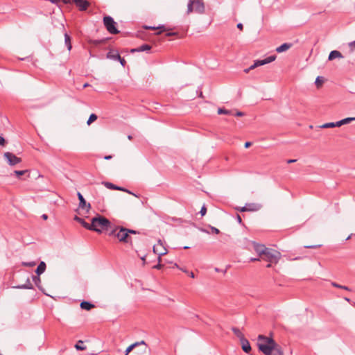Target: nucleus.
Masks as SVG:
<instances>
[{
    "instance_id": "nucleus-1",
    "label": "nucleus",
    "mask_w": 355,
    "mask_h": 355,
    "mask_svg": "<svg viewBox=\"0 0 355 355\" xmlns=\"http://www.w3.org/2000/svg\"><path fill=\"white\" fill-rule=\"evenodd\" d=\"M110 221L102 216L94 217L92 219L90 228L89 230H92L98 233L102 232L103 230H107L110 227Z\"/></svg>"
},
{
    "instance_id": "nucleus-2",
    "label": "nucleus",
    "mask_w": 355,
    "mask_h": 355,
    "mask_svg": "<svg viewBox=\"0 0 355 355\" xmlns=\"http://www.w3.org/2000/svg\"><path fill=\"white\" fill-rule=\"evenodd\" d=\"M110 236H114L117 238L119 242L123 243H128L131 246L132 245V240L131 236L128 234L127 228L121 227H116V229L112 230L110 234Z\"/></svg>"
},
{
    "instance_id": "nucleus-3",
    "label": "nucleus",
    "mask_w": 355,
    "mask_h": 355,
    "mask_svg": "<svg viewBox=\"0 0 355 355\" xmlns=\"http://www.w3.org/2000/svg\"><path fill=\"white\" fill-rule=\"evenodd\" d=\"M258 339L259 340H264L266 342L265 343H258L259 349L265 355H269L270 351L274 349L275 347L278 345L272 338L263 335H259Z\"/></svg>"
},
{
    "instance_id": "nucleus-4",
    "label": "nucleus",
    "mask_w": 355,
    "mask_h": 355,
    "mask_svg": "<svg viewBox=\"0 0 355 355\" xmlns=\"http://www.w3.org/2000/svg\"><path fill=\"white\" fill-rule=\"evenodd\" d=\"M205 10L203 0H189L187 5V14L189 15L193 11L199 14H203Z\"/></svg>"
},
{
    "instance_id": "nucleus-5",
    "label": "nucleus",
    "mask_w": 355,
    "mask_h": 355,
    "mask_svg": "<svg viewBox=\"0 0 355 355\" xmlns=\"http://www.w3.org/2000/svg\"><path fill=\"white\" fill-rule=\"evenodd\" d=\"M280 257V252L275 250L268 248L266 250L263 252V256L261 257L262 259L275 263H277L279 261Z\"/></svg>"
},
{
    "instance_id": "nucleus-6",
    "label": "nucleus",
    "mask_w": 355,
    "mask_h": 355,
    "mask_svg": "<svg viewBox=\"0 0 355 355\" xmlns=\"http://www.w3.org/2000/svg\"><path fill=\"white\" fill-rule=\"evenodd\" d=\"M103 23L107 31L111 34H117L119 31L117 30L116 25V23L114 21L113 18L110 16H105L103 17Z\"/></svg>"
},
{
    "instance_id": "nucleus-7",
    "label": "nucleus",
    "mask_w": 355,
    "mask_h": 355,
    "mask_svg": "<svg viewBox=\"0 0 355 355\" xmlns=\"http://www.w3.org/2000/svg\"><path fill=\"white\" fill-rule=\"evenodd\" d=\"M137 346H142V348L139 352V354H140V355H148V347L144 340H141L140 342H136L130 345L129 347H128L125 351V355H128L130 352H132Z\"/></svg>"
},
{
    "instance_id": "nucleus-8",
    "label": "nucleus",
    "mask_w": 355,
    "mask_h": 355,
    "mask_svg": "<svg viewBox=\"0 0 355 355\" xmlns=\"http://www.w3.org/2000/svg\"><path fill=\"white\" fill-rule=\"evenodd\" d=\"M276 59V55H272L267 57L263 60H257L254 62V63L251 65L249 68L244 69L245 73H248L250 70L254 69V68L264 65L266 64H268L272 62Z\"/></svg>"
},
{
    "instance_id": "nucleus-9",
    "label": "nucleus",
    "mask_w": 355,
    "mask_h": 355,
    "mask_svg": "<svg viewBox=\"0 0 355 355\" xmlns=\"http://www.w3.org/2000/svg\"><path fill=\"white\" fill-rule=\"evenodd\" d=\"M4 157L10 166H15L21 162V159L20 157H17L15 154L10 152L5 153Z\"/></svg>"
},
{
    "instance_id": "nucleus-10",
    "label": "nucleus",
    "mask_w": 355,
    "mask_h": 355,
    "mask_svg": "<svg viewBox=\"0 0 355 355\" xmlns=\"http://www.w3.org/2000/svg\"><path fill=\"white\" fill-rule=\"evenodd\" d=\"M153 252L158 255L159 262L161 261V257L166 254L167 252L166 249L161 243L160 240L157 245L153 246Z\"/></svg>"
},
{
    "instance_id": "nucleus-11",
    "label": "nucleus",
    "mask_w": 355,
    "mask_h": 355,
    "mask_svg": "<svg viewBox=\"0 0 355 355\" xmlns=\"http://www.w3.org/2000/svg\"><path fill=\"white\" fill-rule=\"evenodd\" d=\"M73 1L80 11L86 10L90 5L87 0H73Z\"/></svg>"
},
{
    "instance_id": "nucleus-12",
    "label": "nucleus",
    "mask_w": 355,
    "mask_h": 355,
    "mask_svg": "<svg viewBox=\"0 0 355 355\" xmlns=\"http://www.w3.org/2000/svg\"><path fill=\"white\" fill-rule=\"evenodd\" d=\"M77 196L79 200V208L82 209H85L87 208V211H88L91 207L90 204L86 202L84 197L80 192H78Z\"/></svg>"
},
{
    "instance_id": "nucleus-13",
    "label": "nucleus",
    "mask_w": 355,
    "mask_h": 355,
    "mask_svg": "<svg viewBox=\"0 0 355 355\" xmlns=\"http://www.w3.org/2000/svg\"><path fill=\"white\" fill-rule=\"evenodd\" d=\"M253 248L260 257L263 256V252L267 249L264 245L259 244L257 243H253Z\"/></svg>"
},
{
    "instance_id": "nucleus-14",
    "label": "nucleus",
    "mask_w": 355,
    "mask_h": 355,
    "mask_svg": "<svg viewBox=\"0 0 355 355\" xmlns=\"http://www.w3.org/2000/svg\"><path fill=\"white\" fill-rule=\"evenodd\" d=\"M241 347L243 352L245 353H249L251 351V346L249 343V341L245 338L243 339H241Z\"/></svg>"
},
{
    "instance_id": "nucleus-15",
    "label": "nucleus",
    "mask_w": 355,
    "mask_h": 355,
    "mask_svg": "<svg viewBox=\"0 0 355 355\" xmlns=\"http://www.w3.org/2000/svg\"><path fill=\"white\" fill-rule=\"evenodd\" d=\"M151 49V46L147 44H144L138 48L131 49V52H143L150 51Z\"/></svg>"
},
{
    "instance_id": "nucleus-16",
    "label": "nucleus",
    "mask_w": 355,
    "mask_h": 355,
    "mask_svg": "<svg viewBox=\"0 0 355 355\" xmlns=\"http://www.w3.org/2000/svg\"><path fill=\"white\" fill-rule=\"evenodd\" d=\"M107 58L113 60H117L118 59H120V55L116 51L110 50L106 55Z\"/></svg>"
},
{
    "instance_id": "nucleus-17",
    "label": "nucleus",
    "mask_w": 355,
    "mask_h": 355,
    "mask_svg": "<svg viewBox=\"0 0 355 355\" xmlns=\"http://www.w3.org/2000/svg\"><path fill=\"white\" fill-rule=\"evenodd\" d=\"M293 44L291 43H284L276 49L277 53H282L288 50Z\"/></svg>"
},
{
    "instance_id": "nucleus-18",
    "label": "nucleus",
    "mask_w": 355,
    "mask_h": 355,
    "mask_svg": "<svg viewBox=\"0 0 355 355\" xmlns=\"http://www.w3.org/2000/svg\"><path fill=\"white\" fill-rule=\"evenodd\" d=\"M343 57V56L342 53L340 51H336V50H334V51L330 52V53L329 55L328 60H333L335 58H342Z\"/></svg>"
},
{
    "instance_id": "nucleus-19",
    "label": "nucleus",
    "mask_w": 355,
    "mask_h": 355,
    "mask_svg": "<svg viewBox=\"0 0 355 355\" xmlns=\"http://www.w3.org/2000/svg\"><path fill=\"white\" fill-rule=\"evenodd\" d=\"M46 268V263L44 261H41L36 268V270H35L36 274L38 276H40L41 274H42L45 271Z\"/></svg>"
},
{
    "instance_id": "nucleus-20",
    "label": "nucleus",
    "mask_w": 355,
    "mask_h": 355,
    "mask_svg": "<svg viewBox=\"0 0 355 355\" xmlns=\"http://www.w3.org/2000/svg\"><path fill=\"white\" fill-rule=\"evenodd\" d=\"M94 306H95L94 304H93L91 302H87V301H83L80 303V308L82 309H85V310H87V311L91 310Z\"/></svg>"
},
{
    "instance_id": "nucleus-21",
    "label": "nucleus",
    "mask_w": 355,
    "mask_h": 355,
    "mask_svg": "<svg viewBox=\"0 0 355 355\" xmlns=\"http://www.w3.org/2000/svg\"><path fill=\"white\" fill-rule=\"evenodd\" d=\"M15 288L19 289H33V286L31 283L29 278H27L26 284L17 286Z\"/></svg>"
},
{
    "instance_id": "nucleus-22",
    "label": "nucleus",
    "mask_w": 355,
    "mask_h": 355,
    "mask_svg": "<svg viewBox=\"0 0 355 355\" xmlns=\"http://www.w3.org/2000/svg\"><path fill=\"white\" fill-rule=\"evenodd\" d=\"M74 220L78 222L79 223H80L85 229L87 230H89L90 228V224H89L88 223L85 222L84 219L77 216H75L74 217Z\"/></svg>"
},
{
    "instance_id": "nucleus-23",
    "label": "nucleus",
    "mask_w": 355,
    "mask_h": 355,
    "mask_svg": "<svg viewBox=\"0 0 355 355\" xmlns=\"http://www.w3.org/2000/svg\"><path fill=\"white\" fill-rule=\"evenodd\" d=\"M245 206H247V211H257L261 207L259 205L255 203L246 204Z\"/></svg>"
},
{
    "instance_id": "nucleus-24",
    "label": "nucleus",
    "mask_w": 355,
    "mask_h": 355,
    "mask_svg": "<svg viewBox=\"0 0 355 355\" xmlns=\"http://www.w3.org/2000/svg\"><path fill=\"white\" fill-rule=\"evenodd\" d=\"M64 43L67 47V49L70 51L71 49V37L67 34H64Z\"/></svg>"
},
{
    "instance_id": "nucleus-25",
    "label": "nucleus",
    "mask_w": 355,
    "mask_h": 355,
    "mask_svg": "<svg viewBox=\"0 0 355 355\" xmlns=\"http://www.w3.org/2000/svg\"><path fill=\"white\" fill-rule=\"evenodd\" d=\"M232 330L234 332V334L239 338L240 340H241V339L245 338L243 333L238 328L233 327Z\"/></svg>"
},
{
    "instance_id": "nucleus-26",
    "label": "nucleus",
    "mask_w": 355,
    "mask_h": 355,
    "mask_svg": "<svg viewBox=\"0 0 355 355\" xmlns=\"http://www.w3.org/2000/svg\"><path fill=\"white\" fill-rule=\"evenodd\" d=\"M103 184H104L106 188L110 189L116 190V189H119V186H116L109 182H103Z\"/></svg>"
},
{
    "instance_id": "nucleus-27",
    "label": "nucleus",
    "mask_w": 355,
    "mask_h": 355,
    "mask_svg": "<svg viewBox=\"0 0 355 355\" xmlns=\"http://www.w3.org/2000/svg\"><path fill=\"white\" fill-rule=\"evenodd\" d=\"M75 347L77 350H85L86 349V347L82 340H78L75 345Z\"/></svg>"
},
{
    "instance_id": "nucleus-28",
    "label": "nucleus",
    "mask_w": 355,
    "mask_h": 355,
    "mask_svg": "<svg viewBox=\"0 0 355 355\" xmlns=\"http://www.w3.org/2000/svg\"><path fill=\"white\" fill-rule=\"evenodd\" d=\"M33 281L34 282V283L35 284V285L37 286V287L40 289V290H42V287L40 286V283H41V279H40V277L37 275V276H33Z\"/></svg>"
},
{
    "instance_id": "nucleus-29",
    "label": "nucleus",
    "mask_w": 355,
    "mask_h": 355,
    "mask_svg": "<svg viewBox=\"0 0 355 355\" xmlns=\"http://www.w3.org/2000/svg\"><path fill=\"white\" fill-rule=\"evenodd\" d=\"M144 28L146 29H152V30H155V29H162L161 31H159L158 33H157V35H159L162 31H166V28H164V26H159V27H155V26H145Z\"/></svg>"
},
{
    "instance_id": "nucleus-30",
    "label": "nucleus",
    "mask_w": 355,
    "mask_h": 355,
    "mask_svg": "<svg viewBox=\"0 0 355 355\" xmlns=\"http://www.w3.org/2000/svg\"><path fill=\"white\" fill-rule=\"evenodd\" d=\"M218 114L231 115V114H232V112L231 110H226L225 108H218Z\"/></svg>"
},
{
    "instance_id": "nucleus-31",
    "label": "nucleus",
    "mask_w": 355,
    "mask_h": 355,
    "mask_svg": "<svg viewBox=\"0 0 355 355\" xmlns=\"http://www.w3.org/2000/svg\"><path fill=\"white\" fill-rule=\"evenodd\" d=\"M96 119H97V116L95 114H92L87 120V125H90L92 122H94Z\"/></svg>"
},
{
    "instance_id": "nucleus-32",
    "label": "nucleus",
    "mask_w": 355,
    "mask_h": 355,
    "mask_svg": "<svg viewBox=\"0 0 355 355\" xmlns=\"http://www.w3.org/2000/svg\"><path fill=\"white\" fill-rule=\"evenodd\" d=\"M334 122H329L322 124L320 126V128H334Z\"/></svg>"
},
{
    "instance_id": "nucleus-33",
    "label": "nucleus",
    "mask_w": 355,
    "mask_h": 355,
    "mask_svg": "<svg viewBox=\"0 0 355 355\" xmlns=\"http://www.w3.org/2000/svg\"><path fill=\"white\" fill-rule=\"evenodd\" d=\"M324 82V79L322 76H318L316 78V80H315V85H317V87H320Z\"/></svg>"
},
{
    "instance_id": "nucleus-34",
    "label": "nucleus",
    "mask_w": 355,
    "mask_h": 355,
    "mask_svg": "<svg viewBox=\"0 0 355 355\" xmlns=\"http://www.w3.org/2000/svg\"><path fill=\"white\" fill-rule=\"evenodd\" d=\"M354 121H355V117H347V118L342 119L343 125L348 124L350 122Z\"/></svg>"
},
{
    "instance_id": "nucleus-35",
    "label": "nucleus",
    "mask_w": 355,
    "mask_h": 355,
    "mask_svg": "<svg viewBox=\"0 0 355 355\" xmlns=\"http://www.w3.org/2000/svg\"><path fill=\"white\" fill-rule=\"evenodd\" d=\"M332 286H334V287H336V288H343V289H345V290H347V291H349V288L345 286H342V285H340L336 282H332L331 283Z\"/></svg>"
},
{
    "instance_id": "nucleus-36",
    "label": "nucleus",
    "mask_w": 355,
    "mask_h": 355,
    "mask_svg": "<svg viewBox=\"0 0 355 355\" xmlns=\"http://www.w3.org/2000/svg\"><path fill=\"white\" fill-rule=\"evenodd\" d=\"M28 171L26 170H23V171H15L14 173L19 178L21 175H24Z\"/></svg>"
},
{
    "instance_id": "nucleus-37",
    "label": "nucleus",
    "mask_w": 355,
    "mask_h": 355,
    "mask_svg": "<svg viewBox=\"0 0 355 355\" xmlns=\"http://www.w3.org/2000/svg\"><path fill=\"white\" fill-rule=\"evenodd\" d=\"M36 264L35 261H31V262H22V265L24 266L28 267H33Z\"/></svg>"
},
{
    "instance_id": "nucleus-38",
    "label": "nucleus",
    "mask_w": 355,
    "mask_h": 355,
    "mask_svg": "<svg viewBox=\"0 0 355 355\" xmlns=\"http://www.w3.org/2000/svg\"><path fill=\"white\" fill-rule=\"evenodd\" d=\"M322 246V245H305L304 248H310V249H315V248H320Z\"/></svg>"
},
{
    "instance_id": "nucleus-39",
    "label": "nucleus",
    "mask_w": 355,
    "mask_h": 355,
    "mask_svg": "<svg viewBox=\"0 0 355 355\" xmlns=\"http://www.w3.org/2000/svg\"><path fill=\"white\" fill-rule=\"evenodd\" d=\"M210 227L212 233H214L216 234H218L220 233V230L218 228L212 226H210Z\"/></svg>"
},
{
    "instance_id": "nucleus-40",
    "label": "nucleus",
    "mask_w": 355,
    "mask_h": 355,
    "mask_svg": "<svg viewBox=\"0 0 355 355\" xmlns=\"http://www.w3.org/2000/svg\"><path fill=\"white\" fill-rule=\"evenodd\" d=\"M207 212V208L205 207V206H202L200 211V213L201 214L202 216H204L205 215Z\"/></svg>"
},
{
    "instance_id": "nucleus-41",
    "label": "nucleus",
    "mask_w": 355,
    "mask_h": 355,
    "mask_svg": "<svg viewBox=\"0 0 355 355\" xmlns=\"http://www.w3.org/2000/svg\"><path fill=\"white\" fill-rule=\"evenodd\" d=\"M117 60L119 61V62L123 67H125L126 62L124 58L120 56V59H118Z\"/></svg>"
},
{
    "instance_id": "nucleus-42",
    "label": "nucleus",
    "mask_w": 355,
    "mask_h": 355,
    "mask_svg": "<svg viewBox=\"0 0 355 355\" xmlns=\"http://www.w3.org/2000/svg\"><path fill=\"white\" fill-rule=\"evenodd\" d=\"M334 125H334V128H335V127H340L343 124L342 120H340V121H338L337 122H334Z\"/></svg>"
},
{
    "instance_id": "nucleus-43",
    "label": "nucleus",
    "mask_w": 355,
    "mask_h": 355,
    "mask_svg": "<svg viewBox=\"0 0 355 355\" xmlns=\"http://www.w3.org/2000/svg\"><path fill=\"white\" fill-rule=\"evenodd\" d=\"M349 47L351 49V51H354L355 49V40L352 42H350L349 44Z\"/></svg>"
},
{
    "instance_id": "nucleus-44",
    "label": "nucleus",
    "mask_w": 355,
    "mask_h": 355,
    "mask_svg": "<svg viewBox=\"0 0 355 355\" xmlns=\"http://www.w3.org/2000/svg\"><path fill=\"white\" fill-rule=\"evenodd\" d=\"M237 210L240 211H247V206H244V207H237L236 208Z\"/></svg>"
},
{
    "instance_id": "nucleus-45",
    "label": "nucleus",
    "mask_w": 355,
    "mask_h": 355,
    "mask_svg": "<svg viewBox=\"0 0 355 355\" xmlns=\"http://www.w3.org/2000/svg\"><path fill=\"white\" fill-rule=\"evenodd\" d=\"M178 35V33H176V32H168L166 34V37H170V36H173V35Z\"/></svg>"
},
{
    "instance_id": "nucleus-46",
    "label": "nucleus",
    "mask_w": 355,
    "mask_h": 355,
    "mask_svg": "<svg viewBox=\"0 0 355 355\" xmlns=\"http://www.w3.org/2000/svg\"><path fill=\"white\" fill-rule=\"evenodd\" d=\"M5 144H6V141H5L4 138L0 135V145L4 146Z\"/></svg>"
},
{
    "instance_id": "nucleus-47",
    "label": "nucleus",
    "mask_w": 355,
    "mask_h": 355,
    "mask_svg": "<svg viewBox=\"0 0 355 355\" xmlns=\"http://www.w3.org/2000/svg\"><path fill=\"white\" fill-rule=\"evenodd\" d=\"M127 232H128V234H136L138 233L137 231L133 230H130V229H127Z\"/></svg>"
},
{
    "instance_id": "nucleus-48",
    "label": "nucleus",
    "mask_w": 355,
    "mask_h": 355,
    "mask_svg": "<svg viewBox=\"0 0 355 355\" xmlns=\"http://www.w3.org/2000/svg\"><path fill=\"white\" fill-rule=\"evenodd\" d=\"M236 220L239 224L242 223V219L240 215L237 214L236 216Z\"/></svg>"
},
{
    "instance_id": "nucleus-49",
    "label": "nucleus",
    "mask_w": 355,
    "mask_h": 355,
    "mask_svg": "<svg viewBox=\"0 0 355 355\" xmlns=\"http://www.w3.org/2000/svg\"><path fill=\"white\" fill-rule=\"evenodd\" d=\"M116 190H119V191H126L129 193H132L130 191H128L127 189H124V188H122L121 187H119V189H116Z\"/></svg>"
},
{
    "instance_id": "nucleus-50",
    "label": "nucleus",
    "mask_w": 355,
    "mask_h": 355,
    "mask_svg": "<svg viewBox=\"0 0 355 355\" xmlns=\"http://www.w3.org/2000/svg\"><path fill=\"white\" fill-rule=\"evenodd\" d=\"M235 116H244V113L242 112H236V114H235Z\"/></svg>"
},
{
    "instance_id": "nucleus-51",
    "label": "nucleus",
    "mask_w": 355,
    "mask_h": 355,
    "mask_svg": "<svg viewBox=\"0 0 355 355\" xmlns=\"http://www.w3.org/2000/svg\"><path fill=\"white\" fill-rule=\"evenodd\" d=\"M162 265L161 263H158L157 265L155 266L153 268L156 269H161L162 268Z\"/></svg>"
},
{
    "instance_id": "nucleus-52",
    "label": "nucleus",
    "mask_w": 355,
    "mask_h": 355,
    "mask_svg": "<svg viewBox=\"0 0 355 355\" xmlns=\"http://www.w3.org/2000/svg\"><path fill=\"white\" fill-rule=\"evenodd\" d=\"M237 28H238L239 29H240V30H241V31H242V30H243V24H242L241 23H239V24H237Z\"/></svg>"
},
{
    "instance_id": "nucleus-53",
    "label": "nucleus",
    "mask_w": 355,
    "mask_h": 355,
    "mask_svg": "<svg viewBox=\"0 0 355 355\" xmlns=\"http://www.w3.org/2000/svg\"><path fill=\"white\" fill-rule=\"evenodd\" d=\"M251 144H251V142H250V141H247V142H245V148H247L250 147V146H251Z\"/></svg>"
},
{
    "instance_id": "nucleus-54",
    "label": "nucleus",
    "mask_w": 355,
    "mask_h": 355,
    "mask_svg": "<svg viewBox=\"0 0 355 355\" xmlns=\"http://www.w3.org/2000/svg\"><path fill=\"white\" fill-rule=\"evenodd\" d=\"M112 158V155H105L104 157V159H106V160H110Z\"/></svg>"
},
{
    "instance_id": "nucleus-55",
    "label": "nucleus",
    "mask_w": 355,
    "mask_h": 355,
    "mask_svg": "<svg viewBox=\"0 0 355 355\" xmlns=\"http://www.w3.org/2000/svg\"><path fill=\"white\" fill-rule=\"evenodd\" d=\"M188 275L191 278H194L195 277L194 273L193 272H189Z\"/></svg>"
},
{
    "instance_id": "nucleus-56",
    "label": "nucleus",
    "mask_w": 355,
    "mask_h": 355,
    "mask_svg": "<svg viewBox=\"0 0 355 355\" xmlns=\"http://www.w3.org/2000/svg\"><path fill=\"white\" fill-rule=\"evenodd\" d=\"M296 161H297V159H288L287 163L288 164L295 163Z\"/></svg>"
},
{
    "instance_id": "nucleus-57",
    "label": "nucleus",
    "mask_w": 355,
    "mask_h": 355,
    "mask_svg": "<svg viewBox=\"0 0 355 355\" xmlns=\"http://www.w3.org/2000/svg\"><path fill=\"white\" fill-rule=\"evenodd\" d=\"M53 3L58 4L60 2V0H49Z\"/></svg>"
},
{
    "instance_id": "nucleus-58",
    "label": "nucleus",
    "mask_w": 355,
    "mask_h": 355,
    "mask_svg": "<svg viewBox=\"0 0 355 355\" xmlns=\"http://www.w3.org/2000/svg\"><path fill=\"white\" fill-rule=\"evenodd\" d=\"M259 261V258H251L250 261Z\"/></svg>"
},
{
    "instance_id": "nucleus-59",
    "label": "nucleus",
    "mask_w": 355,
    "mask_h": 355,
    "mask_svg": "<svg viewBox=\"0 0 355 355\" xmlns=\"http://www.w3.org/2000/svg\"><path fill=\"white\" fill-rule=\"evenodd\" d=\"M42 218L44 219V220H46L48 218V216L46 214H43L42 216Z\"/></svg>"
},
{
    "instance_id": "nucleus-60",
    "label": "nucleus",
    "mask_w": 355,
    "mask_h": 355,
    "mask_svg": "<svg viewBox=\"0 0 355 355\" xmlns=\"http://www.w3.org/2000/svg\"><path fill=\"white\" fill-rule=\"evenodd\" d=\"M100 43H101V41H98V40L94 41V44H98Z\"/></svg>"
},
{
    "instance_id": "nucleus-61",
    "label": "nucleus",
    "mask_w": 355,
    "mask_h": 355,
    "mask_svg": "<svg viewBox=\"0 0 355 355\" xmlns=\"http://www.w3.org/2000/svg\"><path fill=\"white\" fill-rule=\"evenodd\" d=\"M180 270H182L184 272H185V273H187V274H188V272H189V271H188V270H187L186 269H182V268H180Z\"/></svg>"
},
{
    "instance_id": "nucleus-62",
    "label": "nucleus",
    "mask_w": 355,
    "mask_h": 355,
    "mask_svg": "<svg viewBox=\"0 0 355 355\" xmlns=\"http://www.w3.org/2000/svg\"><path fill=\"white\" fill-rule=\"evenodd\" d=\"M64 3H68L69 2V0H62Z\"/></svg>"
},
{
    "instance_id": "nucleus-63",
    "label": "nucleus",
    "mask_w": 355,
    "mask_h": 355,
    "mask_svg": "<svg viewBox=\"0 0 355 355\" xmlns=\"http://www.w3.org/2000/svg\"><path fill=\"white\" fill-rule=\"evenodd\" d=\"M272 266H271V263L270 262L269 263L267 264L266 267L267 268H270Z\"/></svg>"
},
{
    "instance_id": "nucleus-64",
    "label": "nucleus",
    "mask_w": 355,
    "mask_h": 355,
    "mask_svg": "<svg viewBox=\"0 0 355 355\" xmlns=\"http://www.w3.org/2000/svg\"><path fill=\"white\" fill-rule=\"evenodd\" d=\"M128 139L129 140H131V139H132V137L131 135H128Z\"/></svg>"
}]
</instances>
